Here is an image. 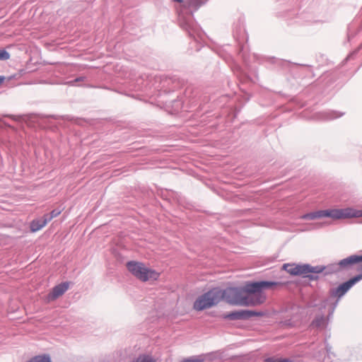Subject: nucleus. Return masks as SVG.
Here are the masks:
<instances>
[{"instance_id":"f257e3e1","label":"nucleus","mask_w":362,"mask_h":362,"mask_svg":"<svg viewBox=\"0 0 362 362\" xmlns=\"http://www.w3.org/2000/svg\"><path fill=\"white\" fill-rule=\"evenodd\" d=\"M276 284L274 282L260 281L247 284L243 288H227L221 290V300L223 299L227 303L236 305H259L266 300L262 289Z\"/></svg>"},{"instance_id":"f03ea898","label":"nucleus","mask_w":362,"mask_h":362,"mask_svg":"<svg viewBox=\"0 0 362 362\" xmlns=\"http://www.w3.org/2000/svg\"><path fill=\"white\" fill-rule=\"evenodd\" d=\"M127 267L129 272L141 281H156L160 276V273L150 269L144 263L131 261L127 263Z\"/></svg>"},{"instance_id":"7ed1b4c3","label":"nucleus","mask_w":362,"mask_h":362,"mask_svg":"<svg viewBox=\"0 0 362 362\" xmlns=\"http://www.w3.org/2000/svg\"><path fill=\"white\" fill-rule=\"evenodd\" d=\"M221 300V289L215 288L199 296L194 302L193 308L201 311L217 305Z\"/></svg>"},{"instance_id":"20e7f679","label":"nucleus","mask_w":362,"mask_h":362,"mask_svg":"<svg viewBox=\"0 0 362 362\" xmlns=\"http://www.w3.org/2000/svg\"><path fill=\"white\" fill-rule=\"evenodd\" d=\"M323 217H329L334 220L344 219L354 217H361L362 210L351 208L330 209L322 210Z\"/></svg>"},{"instance_id":"39448f33","label":"nucleus","mask_w":362,"mask_h":362,"mask_svg":"<svg viewBox=\"0 0 362 362\" xmlns=\"http://www.w3.org/2000/svg\"><path fill=\"white\" fill-rule=\"evenodd\" d=\"M70 282L65 281L62 282L54 287L51 290V291L46 296L47 302L49 303L54 301L63 296L65 292L69 288Z\"/></svg>"},{"instance_id":"423d86ee","label":"nucleus","mask_w":362,"mask_h":362,"mask_svg":"<svg viewBox=\"0 0 362 362\" xmlns=\"http://www.w3.org/2000/svg\"><path fill=\"white\" fill-rule=\"evenodd\" d=\"M262 313H257L250 310H241L232 312L230 313L224 315L223 317L225 319L237 320V319H247L252 316H262Z\"/></svg>"},{"instance_id":"0eeeda50","label":"nucleus","mask_w":362,"mask_h":362,"mask_svg":"<svg viewBox=\"0 0 362 362\" xmlns=\"http://www.w3.org/2000/svg\"><path fill=\"white\" fill-rule=\"evenodd\" d=\"M356 282L352 278L332 291V295L338 298L344 295Z\"/></svg>"},{"instance_id":"6e6552de","label":"nucleus","mask_w":362,"mask_h":362,"mask_svg":"<svg viewBox=\"0 0 362 362\" xmlns=\"http://www.w3.org/2000/svg\"><path fill=\"white\" fill-rule=\"evenodd\" d=\"M283 269L288 274L296 276L303 274V272L305 271L304 265H298L295 264H284Z\"/></svg>"},{"instance_id":"1a4fd4ad","label":"nucleus","mask_w":362,"mask_h":362,"mask_svg":"<svg viewBox=\"0 0 362 362\" xmlns=\"http://www.w3.org/2000/svg\"><path fill=\"white\" fill-rule=\"evenodd\" d=\"M49 222V218H47V216H43L41 219L33 220L30 223V230L33 233L37 232L45 227Z\"/></svg>"},{"instance_id":"9d476101","label":"nucleus","mask_w":362,"mask_h":362,"mask_svg":"<svg viewBox=\"0 0 362 362\" xmlns=\"http://www.w3.org/2000/svg\"><path fill=\"white\" fill-rule=\"evenodd\" d=\"M361 262H362V255H351L341 260L339 264L342 267H346Z\"/></svg>"},{"instance_id":"9b49d317","label":"nucleus","mask_w":362,"mask_h":362,"mask_svg":"<svg viewBox=\"0 0 362 362\" xmlns=\"http://www.w3.org/2000/svg\"><path fill=\"white\" fill-rule=\"evenodd\" d=\"M304 269L305 271L303 272V274H308V273H321L324 270V267L321 266H317V267H312L308 264H304Z\"/></svg>"},{"instance_id":"f8f14e48","label":"nucleus","mask_w":362,"mask_h":362,"mask_svg":"<svg viewBox=\"0 0 362 362\" xmlns=\"http://www.w3.org/2000/svg\"><path fill=\"white\" fill-rule=\"evenodd\" d=\"M323 217L322 210L309 213L301 216L302 219L314 220Z\"/></svg>"},{"instance_id":"ddd939ff","label":"nucleus","mask_w":362,"mask_h":362,"mask_svg":"<svg viewBox=\"0 0 362 362\" xmlns=\"http://www.w3.org/2000/svg\"><path fill=\"white\" fill-rule=\"evenodd\" d=\"M326 324L325 318L323 316L315 318L313 322V325L316 327H323Z\"/></svg>"},{"instance_id":"4468645a","label":"nucleus","mask_w":362,"mask_h":362,"mask_svg":"<svg viewBox=\"0 0 362 362\" xmlns=\"http://www.w3.org/2000/svg\"><path fill=\"white\" fill-rule=\"evenodd\" d=\"M28 362H51L49 356H37L31 358Z\"/></svg>"},{"instance_id":"2eb2a0df","label":"nucleus","mask_w":362,"mask_h":362,"mask_svg":"<svg viewBox=\"0 0 362 362\" xmlns=\"http://www.w3.org/2000/svg\"><path fill=\"white\" fill-rule=\"evenodd\" d=\"M135 362H156V361L149 355H142L139 356Z\"/></svg>"},{"instance_id":"dca6fc26","label":"nucleus","mask_w":362,"mask_h":362,"mask_svg":"<svg viewBox=\"0 0 362 362\" xmlns=\"http://www.w3.org/2000/svg\"><path fill=\"white\" fill-rule=\"evenodd\" d=\"M204 358L202 356H192L187 358H185L182 361V362H203Z\"/></svg>"},{"instance_id":"f3484780","label":"nucleus","mask_w":362,"mask_h":362,"mask_svg":"<svg viewBox=\"0 0 362 362\" xmlns=\"http://www.w3.org/2000/svg\"><path fill=\"white\" fill-rule=\"evenodd\" d=\"M61 214L60 210L54 209L51 211L49 215L46 214L47 218H49V221H50L52 218L58 216Z\"/></svg>"},{"instance_id":"a211bd4d","label":"nucleus","mask_w":362,"mask_h":362,"mask_svg":"<svg viewBox=\"0 0 362 362\" xmlns=\"http://www.w3.org/2000/svg\"><path fill=\"white\" fill-rule=\"evenodd\" d=\"M10 58V54L4 49H0V60H7Z\"/></svg>"},{"instance_id":"6ab92c4d","label":"nucleus","mask_w":362,"mask_h":362,"mask_svg":"<svg viewBox=\"0 0 362 362\" xmlns=\"http://www.w3.org/2000/svg\"><path fill=\"white\" fill-rule=\"evenodd\" d=\"M267 362H290L288 359H281L278 358H269L266 360Z\"/></svg>"},{"instance_id":"aec40b11","label":"nucleus","mask_w":362,"mask_h":362,"mask_svg":"<svg viewBox=\"0 0 362 362\" xmlns=\"http://www.w3.org/2000/svg\"><path fill=\"white\" fill-rule=\"evenodd\" d=\"M201 3V1H198L197 0H192L188 6L189 7L190 6H193L197 8L198 6H199Z\"/></svg>"},{"instance_id":"412c9836","label":"nucleus","mask_w":362,"mask_h":362,"mask_svg":"<svg viewBox=\"0 0 362 362\" xmlns=\"http://www.w3.org/2000/svg\"><path fill=\"white\" fill-rule=\"evenodd\" d=\"M359 271L361 273L353 278L356 283L362 279V266L360 267Z\"/></svg>"},{"instance_id":"4be33fe9","label":"nucleus","mask_w":362,"mask_h":362,"mask_svg":"<svg viewBox=\"0 0 362 362\" xmlns=\"http://www.w3.org/2000/svg\"><path fill=\"white\" fill-rule=\"evenodd\" d=\"M5 78L4 76H0V84L4 82Z\"/></svg>"},{"instance_id":"5701e85b","label":"nucleus","mask_w":362,"mask_h":362,"mask_svg":"<svg viewBox=\"0 0 362 362\" xmlns=\"http://www.w3.org/2000/svg\"><path fill=\"white\" fill-rule=\"evenodd\" d=\"M175 1H177V2H182V0H174Z\"/></svg>"}]
</instances>
